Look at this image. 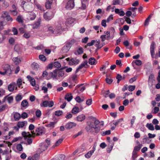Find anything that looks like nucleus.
Listing matches in <instances>:
<instances>
[{
  "label": "nucleus",
  "instance_id": "de8ad7c7",
  "mask_svg": "<svg viewBox=\"0 0 160 160\" xmlns=\"http://www.w3.org/2000/svg\"><path fill=\"white\" fill-rule=\"evenodd\" d=\"M136 117L135 116H132V118L131 119L130 121V123L131 124V128H132V127L136 120Z\"/></svg>",
  "mask_w": 160,
  "mask_h": 160
},
{
  "label": "nucleus",
  "instance_id": "4be33fe9",
  "mask_svg": "<svg viewBox=\"0 0 160 160\" xmlns=\"http://www.w3.org/2000/svg\"><path fill=\"white\" fill-rule=\"evenodd\" d=\"M142 64V61L140 60L133 61L132 63V64L133 67L134 66V64H135L138 66H139L141 65Z\"/></svg>",
  "mask_w": 160,
  "mask_h": 160
},
{
  "label": "nucleus",
  "instance_id": "37998d69",
  "mask_svg": "<svg viewBox=\"0 0 160 160\" xmlns=\"http://www.w3.org/2000/svg\"><path fill=\"white\" fill-rule=\"evenodd\" d=\"M146 127L148 129L151 130L153 131L154 130V127L153 125L151 123H147L146 125Z\"/></svg>",
  "mask_w": 160,
  "mask_h": 160
},
{
  "label": "nucleus",
  "instance_id": "4468645a",
  "mask_svg": "<svg viewBox=\"0 0 160 160\" xmlns=\"http://www.w3.org/2000/svg\"><path fill=\"white\" fill-rule=\"evenodd\" d=\"M16 85V84L14 82H12L8 86V89L10 92H12Z\"/></svg>",
  "mask_w": 160,
  "mask_h": 160
},
{
  "label": "nucleus",
  "instance_id": "ea45409f",
  "mask_svg": "<svg viewBox=\"0 0 160 160\" xmlns=\"http://www.w3.org/2000/svg\"><path fill=\"white\" fill-rule=\"evenodd\" d=\"M152 15H150L148 16V18L146 19L144 23V25L145 26H147L148 25L149 22L152 17Z\"/></svg>",
  "mask_w": 160,
  "mask_h": 160
},
{
  "label": "nucleus",
  "instance_id": "1a4fd4ad",
  "mask_svg": "<svg viewBox=\"0 0 160 160\" xmlns=\"http://www.w3.org/2000/svg\"><path fill=\"white\" fill-rule=\"evenodd\" d=\"M2 68L4 70L8 73V75L10 74L11 73V70L10 68V66L8 64H4L2 66Z\"/></svg>",
  "mask_w": 160,
  "mask_h": 160
},
{
  "label": "nucleus",
  "instance_id": "680f3d73",
  "mask_svg": "<svg viewBox=\"0 0 160 160\" xmlns=\"http://www.w3.org/2000/svg\"><path fill=\"white\" fill-rule=\"evenodd\" d=\"M113 15L112 14H111L108 18L106 20L107 21V22H108L110 21H111L113 19Z\"/></svg>",
  "mask_w": 160,
  "mask_h": 160
},
{
  "label": "nucleus",
  "instance_id": "052dcab7",
  "mask_svg": "<svg viewBox=\"0 0 160 160\" xmlns=\"http://www.w3.org/2000/svg\"><path fill=\"white\" fill-rule=\"evenodd\" d=\"M113 144H112L111 145L108 146L107 149V152L108 153H110L112 149Z\"/></svg>",
  "mask_w": 160,
  "mask_h": 160
},
{
  "label": "nucleus",
  "instance_id": "f704fd0d",
  "mask_svg": "<svg viewBox=\"0 0 160 160\" xmlns=\"http://www.w3.org/2000/svg\"><path fill=\"white\" fill-rule=\"evenodd\" d=\"M63 140V139H59L56 142L55 144L52 147L53 148H54L55 147H57L59 146L62 142Z\"/></svg>",
  "mask_w": 160,
  "mask_h": 160
},
{
  "label": "nucleus",
  "instance_id": "bf43d9fd",
  "mask_svg": "<svg viewBox=\"0 0 160 160\" xmlns=\"http://www.w3.org/2000/svg\"><path fill=\"white\" fill-rule=\"evenodd\" d=\"M22 81L21 78H19L18 79L17 82V84L19 87H20L21 85L22 84Z\"/></svg>",
  "mask_w": 160,
  "mask_h": 160
},
{
  "label": "nucleus",
  "instance_id": "f257e3e1",
  "mask_svg": "<svg viewBox=\"0 0 160 160\" xmlns=\"http://www.w3.org/2000/svg\"><path fill=\"white\" fill-rule=\"evenodd\" d=\"M92 118L93 119L92 120L94 122V123L92 122L89 121L87 122V126L93 128L94 129V132L96 133H98L101 130H102L103 127L104 125V122L102 121L101 123L95 118L92 117H91V119Z\"/></svg>",
  "mask_w": 160,
  "mask_h": 160
},
{
  "label": "nucleus",
  "instance_id": "dca6fc26",
  "mask_svg": "<svg viewBox=\"0 0 160 160\" xmlns=\"http://www.w3.org/2000/svg\"><path fill=\"white\" fill-rule=\"evenodd\" d=\"M27 78L28 80L30 82V83L32 86H34L35 85V81L34 78H32L29 75L28 76H27Z\"/></svg>",
  "mask_w": 160,
  "mask_h": 160
},
{
  "label": "nucleus",
  "instance_id": "f03ea898",
  "mask_svg": "<svg viewBox=\"0 0 160 160\" xmlns=\"http://www.w3.org/2000/svg\"><path fill=\"white\" fill-rule=\"evenodd\" d=\"M48 30L51 33L56 35L59 34L62 30L61 24L58 23L54 27H50L48 28Z\"/></svg>",
  "mask_w": 160,
  "mask_h": 160
},
{
  "label": "nucleus",
  "instance_id": "2eb2a0df",
  "mask_svg": "<svg viewBox=\"0 0 160 160\" xmlns=\"http://www.w3.org/2000/svg\"><path fill=\"white\" fill-rule=\"evenodd\" d=\"M83 52V49L82 48L79 47L77 50L74 52V54L76 55L82 54Z\"/></svg>",
  "mask_w": 160,
  "mask_h": 160
},
{
  "label": "nucleus",
  "instance_id": "aec40b11",
  "mask_svg": "<svg viewBox=\"0 0 160 160\" xmlns=\"http://www.w3.org/2000/svg\"><path fill=\"white\" fill-rule=\"evenodd\" d=\"M27 122L26 121L19 122L18 123L17 126L20 128H22L27 125Z\"/></svg>",
  "mask_w": 160,
  "mask_h": 160
},
{
  "label": "nucleus",
  "instance_id": "9b49d317",
  "mask_svg": "<svg viewBox=\"0 0 160 160\" xmlns=\"http://www.w3.org/2000/svg\"><path fill=\"white\" fill-rule=\"evenodd\" d=\"M13 100V97L12 96H9V95H8L4 97L3 99H2V102H4L6 101H7L9 103H10L12 102Z\"/></svg>",
  "mask_w": 160,
  "mask_h": 160
},
{
  "label": "nucleus",
  "instance_id": "864d4df0",
  "mask_svg": "<svg viewBox=\"0 0 160 160\" xmlns=\"http://www.w3.org/2000/svg\"><path fill=\"white\" fill-rule=\"evenodd\" d=\"M17 21L19 23L23 22L22 17V16L19 15L18 16L16 19Z\"/></svg>",
  "mask_w": 160,
  "mask_h": 160
},
{
  "label": "nucleus",
  "instance_id": "e2e57ef3",
  "mask_svg": "<svg viewBox=\"0 0 160 160\" xmlns=\"http://www.w3.org/2000/svg\"><path fill=\"white\" fill-rule=\"evenodd\" d=\"M123 120V118H121L118 120L117 121L114 122H113V124L116 126L117 125L119 122H121Z\"/></svg>",
  "mask_w": 160,
  "mask_h": 160
},
{
  "label": "nucleus",
  "instance_id": "5fc2aeb1",
  "mask_svg": "<svg viewBox=\"0 0 160 160\" xmlns=\"http://www.w3.org/2000/svg\"><path fill=\"white\" fill-rule=\"evenodd\" d=\"M49 102L47 101H45L43 102L42 104H41V107L43 106L44 107H48Z\"/></svg>",
  "mask_w": 160,
  "mask_h": 160
},
{
  "label": "nucleus",
  "instance_id": "423d86ee",
  "mask_svg": "<svg viewBox=\"0 0 160 160\" xmlns=\"http://www.w3.org/2000/svg\"><path fill=\"white\" fill-rule=\"evenodd\" d=\"M105 35H102L101 36L100 38L102 39V41H105V39L108 40L109 38H110L112 39L113 38V37H110V33L109 31H105L104 32Z\"/></svg>",
  "mask_w": 160,
  "mask_h": 160
},
{
  "label": "nucleus",
  "instance_id": "473e14b6",
  "mask_svg": "<svg viewBox=\"0 0 160 160\" xmlns=\"http://www.w3.org/2000/svg\"><path fill=\"white\" fill-rule=\"evenodd\" d=\"M89 63L91 65H95L96 64V60L94 58H91L89 59Z\"/></svg>",
  "mask_w": 160,
  "mask_h": 160
},
{
  "label": "nucleus",
  "instance_id": "338daca9",
  "mask_svg": "<svg viewBox=\"0 0 160 160\" xmlns=\"http://www.w3.org/2000/svg\"><path fill=\"white\" fill-rule=\"evenodd\" d=\"M39 59L42 61H45L46 59V57L43 55H40L39 56Z\"/></svg>",
  "mask_w": 160,
  "mask_h": 160
},
{
  "label": "nucleus",
  "instance_id": "bb28decb",
  "mask_svg": "<svg viewBox=\"0 0 160 160\" xmlns=\"http://www.w3.org/2000/svg\"><path fill=\"white\" fill-rule=\"evenodd\" d=\"M77 118L78 121L82 122L85 119L86 117L84 114H81L78 116Z\"/></svg>",
  "mask_w": 160,
  "mask_h": 160
},
{
  "label": "nucleus",
  "instance_id": "b1692460",
  "mask_svg": "<svg viewBox=\"0 0 160 160\" xmlns=\"http://www.w3.org/2000/svg\"><path fill=\"white\" fill-rule=\"evenodd\" d=\"M41 22V19L40 18H39L38 20L33 25V28L35 29L37 28L39 26H40Z\"/></svg>",
  "mask_w": 160,
  "mask_h": 160
},
{
  "label": "nucleus",
  "instance_id": "c85d7f7f",
  "mask_svg": "<svg viewBox=\"0 0 160 160\" xmlns=\"http://www.w3.org/2000/svg\"><path fill=\"white\" fill-rule=\"evenodd\" d=\"M155 80L154 77L153 75L151 74L150 75L148 82L149 84L151 83V85H152V83L153 82V81Z\"/></svg>",
  "mask_w": 160,
  "mask_h": 160
},
{
  "label": "nucleus",
  "instance_id": "393cba45",
  "mask_svg": "<svg viewBox=\"0 0 160 160\" xmlns=\"http://www.w3.org/2000/svg\"><path fill=\"white\" fill-rule=\"evenodd\" d=\"M28 16L30 17V20H34L36 17V14L33 12H29Z\"/></svg>",
  "mask_w": 160,
  "mask_h": 160
},
{
  "label": "nucleus",
  "instance_id": "39448f33",
  "mask_svg": "<svg viewBox=\"0 0 160 160\" xmlns=\"http://www.w3.org/2000/svg\"><path fill=\"white\" fill-rule=\"evenodd\" d=\"M54 14L52 11L47 12L43 14L44 18L46 20H49L51 19L53 17Z\"/></svg>",
  "mask_w": 160,
  "mask_h": 160
},
{
  "label": "nucleus",
  "instance_id": "ddd939ff",
  "mask_svg": "<svg viewBox=\"0 0 160 160\" xmlns=\"http://www.w3.org/2000/svg\"><path fill=\"white\" fill-rule=\"evenodd\" d=\"M83 84H81L77 85L75 87V89H77V91L78 93H80L83 92L85 89V88L84 86H83L82 88L80 87L82 86Z\"/></svg>",
  "mask_w": 160,
  "mask_h": 160
},
{
  "label": "nucleus",
  "instance_id": "3c124183",
  "mask_svg": "<svg viewBox=\"0 0 160 160\" xmlns=\"http://www.w3.org/2000/svg\"><path fill=\"white\" fill-rule=\"evenodd\" d=\"M122 0H113L112 4L116 5L120 4L122 3Z\"/></svg>",
  "mask_w": 160,
  "mask_h": 160
},
{
  "label": "nucleus",
  "instance_id": "f3484780",
  "mask_svg": "<svg viewBox=\"0 0 160 160\" xmlns=\"http://www.w3.org/2000/svg\"><path fill=\"white\" fill-rule=\"evenodd\" d=\"M95 150V148H93V150H92L90 151L87 153L85 155V157L87 158H89L91 156L92 154L94 153V151Z\"/></svg>",
  "mask_w": 160,
  "mask_h": 160
},
{
  "label": "nucleus",
  "instance_id": "0eeeda50",
  "mask_svg": "<svg viewBox=\"0 0 160 160\" xmlns=\"http://www.w3.org/2000/svg\"><path fill=\"white\" fill-rule=\"evenodd\" d=\"M72 46V43L70 42L67 43L66 45L64 46L62 49V53H66L69 50Z\"/></svg>",
  "mask_w": 160,
  "mask_h": 160
},
{
  "label": "nucleus",
  "instance_id": "a18cd8bd",
  "mask_svg": "<svg viewBox=\"0 0 160 160\" xmlns=\"http://www.w3.org/2000/svg\"><path fill=\"white\" fill-rule=\"evenodd\" d=\"M14 49L16 52H20L21 49L20 47L18 45H15Z\"/></svg>",
  "mask_w": 160,
  "mask_h": 160
},
{
  "label": "nucleus",
  "instance_id": "e433bc0d",
  "mask_svg": "<svg viewBox=\"0 0 160 160\" xmlns=\"http://www.w3.org/2000/svg\"><path fill=\"white\" fill-rule=\"evenodd\" d=\"M51 77L53 78H56L58 76L57 70H55L53 72L51 73Z\"/></svg>",
  "mask_w": 160,
  "mask_h": 160
},
{
  "label": "nucleus",
  "instance_id": "0e129e2a",
  "mask_svg": "<svg viewBox=\"0 0 160 160\" xmlns=\"http://www.w3.org/2000/svg\"><path fill=\"white\" fill-rule=\"evenodd\" d=\"M135 86L134 85H130L128 87V90L130 91H133L135 88Z\"/></svg>",
  "mask_w": 160,
  "mask_h": 160
},
{
  "label": "nucleus",
  "instance_id": "2f4dec72",
  "mask_svg": "<svg viewBox=\"0 0 160 160\" xmlns=\"http://www.w3.org/2000/svg\"><path fill=\"white\" fill-rule=\"evenodd\" d=\"M79 112V109L78 107H74L72 110V112L73 114H76Z\"/></svg>",
  "mask_w": 160,
  "mask_h": 160
},
{
  "label": "nucleus",
  "instance_id": "8fccbe9b",
  "mask_svg": "<svg viewBox=\"0 0 160 160\" xmlns=\"http://www.w3.org/2000/svg\"><path fill=\"white\" fill-rule=\"evenodd\" d=\"M54 66L57 68H58L61 67V65L58 62H56L53 63Z\"/></svg>",
  "mask_w": 160,
  "mask_h": 160
},
{
  "label": "nucleus",
  "instance_id": "6e6552de",
  "mask_svg": "<svg viewBox=\"0 0 160 160\" xmlns=\"http://www.w3.org/2000/svg\"><path fill=\"white\" fill-rule=\"evenodd\" d=\"M88 61L87 60L84 61L82 63H81L77 69L75 71V73H77L80 69L84 68H87V67Z\"/></svg>",
  "mask_w": 160,
  "mask_h": 160
},
{
  "label": "nucleus",
  "instance_id": "58836bf2",
  "mask_svg": "<svg viewBox=\"0 0 160 160\" xmlns=\"http://www.w3.org/2000/svg\"><path fill=\"white\" fill-rule=\"evenodd\" d=\"M22 135L25 138V139H26L29 136H30L32 135L29 132H23L22 133Z\"/></svg>",
  "mask_w": 160,
  "mask_h": 160
},
{
  "label": "nucleus",
  "instance_id": "6ab92c4d",
  "mask_svg": "<svg viewBox=\"0 0 160 160\" xmlns=\"http://www.w3.org/2000/svg\"><path fill=\"white\" fill-rule=\"evenodd\" d=\"M76 126V124L75 123L73 122H70L66 124L65 127L67 129H71L75 127Z\"/></svg>",
  "mask_w": 160,
  "mask_h": 160
},
{
  "label": "nucleus",
  "instance_id": "774afa93",
  "mask_svg": "<svg viewBox=\"0 0 160 160\" xmlns=\"http://www.w3.org/2000/svg\"><path fill=\"white\" fill-rule=\"evenodd\" d=\"M36 114L37 117L39 118L41 115V112L40 110H38L36 112Z\"/></svg>",
  "mask_w": 160,
  "mask_h": 160
},
{
  "label": "nucleus",
  "instance_id": "c03bdc74",
  "mask_svg": "<svg viewBox=\"0 0 160 160\" xmlns=\"http://www.w3.org/2000/svg\"><path fill=\"white\" fill-rule=\"evenodd\" d=\"M142 146V144H139V145L135 146L133 151L138 152L140 150Z\"/></svg>",
  "mask_w": 160,
  "mask_h": 160
},
{
  "label": "nucleus",
  "instance_id": "a878e982",
  "mask_svg": "<svg viewBox=\"0 0 160 160\" xmlns=\"http://www.w3.org/2000/svg\"><path fill=\"white\" fill-rule=\"evenodd\" d=\"M73 97L71 93L67 94L65 97V99L68 102H70L72 99Z\"/></svg>",
  "mask_w": 160,
  "mask_h": 160
},
{
  "label": "nucleus",
  "instance_id": "c756f323",
  "mask_svg": "<svg viewBox=\"0 0 160 160\" xmlns=\"http://www.w3.org/2000/svg\"><path fill=\"white\" fill-rule=\"evenodd\" d=\"M52 2V0H48L46 2V7L47 9H49L51 7V6Z\"/></svg>",
  "mask_w": 160,
  "mask_h": 160
},
{
  "label": "nucleus",
  "instance_id": "7c9ffc66",
  "mask_svg": "<svg viewBox=\"0 0 160 160\" xmlns=\"http://www.w3.org/2000/svg\"><path fill=\"white\" fill-rule=\"evenodd\" d=\"M58 76L59 78L62 77L64 75V71L62 70H57Z\"/></svg>",
  "mask_w": 160,
  "mask_h": 160
},
{
  "label": "nucleus",
  "instance_id": "13d9d810",
  "mask_svg": "<svg viewBox=\"0 0 160 160\" xmlns=\"http://www.w3.org/2000/svg\"><path fill=\"white\" fill-rule=\"evenodd\" d=\"M17 149L18 150L21 151L22 150V147L21 144H18L16 146Z\"/></svg>",
  "mask_w": 160,
  "mask_h": 160
},
{
  "label": "nucleus",
  "instance_id": "f8f14e48",
  "mask_svg": "<svg viewBox=\"0 0 160 160\" xmlns=\"http://www.w3.org/2000/svg\"><path fill=\"white\" fill-rule=\"evenodd\" d=\"M80 62V60L76 58H72L69 62V64L70 65H76L78 64Z\"/></svg>",
  "mask_w": 160,
  "mask_h": 160
},
{
  "label": "nucleus",
  "instance_id": "6e6d98bb",
  "mask_svg": "<svg viewBox=\"0 0 160 160\" xmlns=\"http://www.w3.org/2000/svg\"><path fill=\"white\" fill-rule=\"evenodd\" d=\"M137 152L133 151L132 153V158L134 160L137 157Z\"/></svg>",
  "mask_w": 160,
  "mask_h": 160
},
{
  "label": "nucleus",
  "instance_id": "7ed1b4c3",
  "mask_svg": "<svg viewBox=\"0 0 160 160\" xmlns=\"http://www.w3.org/2000/svg\"><path fill=\"white\" fill-rule=\"evenodd\" d=\"M45 128L43 127H39L36 128L35 130V132H32L33 136H35V135H41L44 132Z\"/></svg>",
  "mask_w": 160,
  "mask_h": 160
},
{
  "label": "nucleus",
  "instance_id": "69168bd1",
  "mask_svg": "<svg viewBox=\"0 0 160 160\" xmlns=\"http://www.w3.org/2000/svg\"><path fill=\"white\" fill-rule=\"evenodd\" d=\"M21 116V118H22L23 119H25L27 118L28 117V115L27 113L25 112H23L22 113Z\"/></svg>",
  "mask_w": 160,
  "mask_h": 160
},
{
  "label": "nucleus",
  "instance_id": "a19ab883",
  "mask_svg": "<svg viewBox=\"0 0 160 160\" xmlns=\"http://www.w3.org/2000/svg\"><path fill=\"white\" fill-rule=\"evenodd\" d=\"M55 157H56V159H57V160H64L65 158V156L62 154Z\"/></svg>",
  "mask_w": 160,
  "mask_h": 160
},
{
  "label": "nucleus",
  "instance_id": "cd10ccee",
  "mask_svg": "<svg viewBox=\"0 0 160 160\" xmlns=\"http://www.w3.org/2000/svg\"><path fill=\"white\" fill-rule=\"evenodd\" d=\"M14 118L15 121H18L21 118L20 114L16 112L14 113Z\"/></svg>",
  "mask_w": 160,
  "mask_h": 160
},
{
  "label": "nucleus",
  "instance_id": "79ce46f5",
  "mask_svg": "<svg viewBox=\"0 0 160 160\" xmlns=\"http://www.w3.org/2000/svg\"><path fill=\"white\" fill-rule=\"evenodd\" d=\"M115 8V6H112L111 5H109L107 7L106 11L108 12L111 11L112 12L114 11V9Z\"/></svg>",
  "mask_w": 160,
  "mask_h": 160
},
{
  "label": "nucleus",
  "instance_id": "49530a36",
  "mask_svg": "<svg viewBox=\"0 0 160 160\" xmlns=\"http://www.w3.org/2000/svg\"><path fill=\"white\" fill-rule=\"evenodd\" d=\"M93 128L88 126H87L86 128V131L88 132L91 133H93L94 132Z\"/></svg>",
  "mask_w": 160,
  "mask_h": 160
},
{
  "label": "nucleus",
  "instance_id": "9d476101",
  "mask_svg": "<svg viewBox=\"0 0 160 160\" xmlns=\"http://www.w3.org/2000/svg\"><path fill=\"white\" fill-rule=\"evenodd\" d=\"M76 21V19L72 18H69L67 19L66 25L67 26L69 27L72 25Z\"/></svg>",
  "mask_w": 160,
  "mask_h": 160
},
{
  "label": "nucleus",
  "instance_id": "603ef678",
  "mask_svg": "<svg viewBox=\"0 0 160 160\" xmlns=\"http://www.w3.org/2000/svg\"><path fill=\"white\" fill-rule=\"evenodd\" d=\"M35 6L37 7V8L40 10L41 11H43L44 10L43 7L39 4L35 3Z\"/></svg>",
  "mask_w": 160,
  "mask_h": 160
},
{
  "label": "nucleus",
  "instance_id": "09e8293b",
  "mask_svg": "<svg viewBox=\"0 0 160 160\" xmlns=\"http://www.w3.org/2000/svg\"><path fill=\"white\" fill-rule=\"evenodd\" d=\"M32 68L34 69H37L39 68V65L37 63L33 62L32 64Z\"/></svg>",
  "mask_w": 160,
  "mask_h": 160
},
{
  "label": "nucleus",
  "instance_id": "c9c22d12",
  "mask_svg": "<svg viewBox=\"0 0 160 160\" xmlns=\"http://www.w3.org/2000/svg\"><path fill=\"white\" fill-rule=\"evenodd\" d=\"M21 105L22 107L26 108L28 106V102L26 100H24L22 101Z\"/></svg>",
  "mask_w": 160,
  "mask_h": 160
},
{
  "label": "nucleus",
  "instance_id": "a211bd4d",
  "mask_svg": "<svg viewBox=\"0 0 160 160\" xmlns=\"http://www.w3.org/2000/svg\"><path fill=\"white\" fill-rule=\"evenodd\" d=\"M154 43L153 42H152L150 46V53L152 58L153 57L154 54Z\"/></svg>",
  "mask_w": 160,
  "mask_h": 160
},
{
  "label": "nucleus",
  "instance_id": "5701e85b",
  "mask_svg": "<svg viewBox=\"0 0 160 160\" xmlns=\"http://www.w3.org/2000/svg\"><path fill=\"white\" fill-rule=\"evenodd\" d=\"M35 136H33L32 134V135L30 136H29L26 139L27 140V142H26V145H30L31 144L32 142V139L31 138L32 137H34Z\"/></svg>",
  "mask_w": 160,
  "mask_h": 160
},
{
  "label": "nucleus",
  "instance_id": "20e7f679",
  "mask_svg": "<svg viewBox=\"0 0 160 160\" xmlns=\"http://www.w3.org/2000/svg\"><path fill=\"white\" fill-rule=\"evenodd\" d=\"M50 144V140L49 139H47L45 140V145L42 146L41 148H39L38 150V152L40 153L46 150Z\"/></svg>",
  "mask_w": 160,
  "mask_h": 160
},
{
  "label": "nucleus",
  "instance_id": "4c0bfd02",
  "mask_svg": "<svg viewBox=\"0 0 160 160\" xmlns=\"http://www.w3.org/2000/svg\"><path fill=\"white\" fill-rule=\"evenodd\" d=\"M56 123V122H52L47 125V127L48 128H53L54 127L55 124Z\"/></svg>",
  "mask_w": 160,
  "mask_h": 160
},
{
  "label": "nucleus",
  "instance_id": "412c9836",
  "mask_svg": "<svg viewBox=\"0 0 160 160\" xmlns=\"http://www.w3.org/2000/svg\"><path fill=\"white\" fill-rule=\"evenodd\" d=\"M32 4L30 3L27 6L25 5L24 7V9H26L28 12H30V11L32 10L33 9V8L32 7Z\"/></svg>",
  "mask_w": 160,
  "mask_h": 160
},
{
  "label": "nucleus",
  "instance_id": "4d7b16f0",
  "mask_svg": "<svg viewBox=\"0 0 160 160\" xmlns=\"http://www.w3.org/2000/svg\"><path fill=\"white\" fill-rule=\"evenodd\" d=\"M22 99V96L21 95L19 94L17 95L15 98V99L17 102L20 101Z\"/></svg>",
  "mask_w": 160,
  "mask_h": 160
},
{
  "label": "nucleus",
  "instance_id": "72a5a7b5",
  "mask_svg": "<svg viewBox=\"0 0 160 160\" xmlns=\"http://www.w3.org/2000/svg\"><path fill=\"white\" fill-rule=\"evenodd\" d=\"M13 61L15 64H17L21 62V60L20 58L18 57L14 58L12 59Z\"/></svg>",
  "mask_w": 160,
  "mask_h": 160
}]
</instances>
